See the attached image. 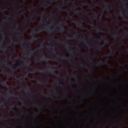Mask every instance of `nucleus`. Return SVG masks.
<instances>
[{
	"label": "nucleus",
	"mask_w": 128,
	"mask_h": 128,
	"mask_svg": "<svg viewBox=\"0 0 128 128\" xmlns=\"http://www.w3.org/2000/svg\"><path fill=\"white\" fill-rule=\"evenodd\" d=\"M96 28V26H94V28Z\"/></svg>",
	"instance_id": "nucleus-43"
},
{
	"label": "nucleus",
	"mask_w": 128,
	"mask_h": 128,
	"mask_svg": "<svg viewBox=\"0 0 128 128\" xmlns=\"http://www.w3.org/2000/svg\"><path fill=\"white\" fill-rule=\"evenodd\" d=\"M35 116H38V114H36Z\"/></svg>",
	"instance_id": "nucleus-34"
},
{
	"label": "nucleus",
	"mask_w": 128,
	"mask_h": 128,
	"mask_svg": "<svg viewBox=\"0 0 128 128\" xmlns=\"http://www.w3.org/2000/svg\"><path fill=\"white\" fill-rule=\"evenodd\" d=\"M98 66H106V63L100 62H98Z\"/></svg>",
	"instance_id": "nucleus-6"
},
{
	"label": "nucleus",
	"mask_w": 128,
	"mask_h": 128,
	"mask_svg": "<svg viewBox=\"0 0 128 128\" xmlns=\"http://www.w3.org/2000/svg\"><path fill=\"white\" fill-rule=\"evenodd\" d=\"M110 32H112V31L110 30Z\"/></svg>",
	"instance_id": "nucleus-59"
},
{
	"label": "nucleus",
	"mask_w": 128,
	"mask_h": 128,
	"mask_svg": "<svg viewBox=\"0 0 128 128\" xmlns=\"http://www.w3.org/2000/svg\"><path fill=\"white\" fill-rule=\"evenodd\" d=\"M22 38H24V36H21L19 38V40H20V42H26V40H22Z\"/></svg>",
	"instance_id": "nucleus-9"
},
{
	"label": "nucleus",
	"mask_w": 128,
	"mask_h": 128,
	"mask_svg": "<svg viewBox=\"0 0 128 128\" xmlns=\"http://www.w3.org/2000/svg\"><path fill=\"white\" fill-rule=\"evenodd\" d=\"M42 82H44L42 81Z\"/></svg>",
	"instance_id": "nucleus-60"
},
{
	"label": "nucleus",
	"mask_w": 128,
	"mask_h": 128,
	"mask_svg": "<svg viewBox=\"0 0 128 128\" xmlns=\"http://www.w3.org/2000/svg\"><path fill=\"white\" fill-rule=\"evenodd\" d=\"M38 108H40V106H38Z\"/></svg>",
	"instance_id": "nucleus-63"
},
{
	"label": "nucleus",
	"mask_w": 128,
	"mask_h": 128,
	"mask_svg": "<svg viewBox=\"0 0 128 128\" xmlns=\"http://www.w3.org/2000/svg\"><path fill=\"white\" fill-rule=\"evenodd\" d=\"M16 2V4H20L18 3V2Z\"/></svg>",
	"instance_id": "nucleus-46"
},
{
	"label": "nucleus",
	"mask_w": 128,
	"mask_h": 128,
	"mask_svg": "<svg viewBox=\"0 0 128 128\" xmlns=\"http://www.w3.org/2000/svg\"><path fill=\"white\" fill-rule=\"evenodd\" d=\"M44 56L46 57V58H48V56Z\"/></svg>",
	"instance_id": "nucleus-40"
},
{
	"label": "nucleus",
	"mask_w": 128,
	"mask_h": 128,
	"mask_svg": "<svg viewBox=\"0 0 128 128\" xmlns=\"http://www.w3.org/2000/svg\"><path fill=\"white\" fill-rule=\"evenodd\" d=\"M101 2H102V4H106L104 0H101Z\"/></svg>",
	"instance_id": "nucleus-25"
},
{
	"label": "nucleus",
	"mask_w": 128,
	"mask_h": 128,
	"mask_svg": "<svg viewBox=\"0 0 128 128\" xmlns=\"http://www.w3.org/2000/svg\"><path fill=\"white\" fill-rule=\"evenodd\" d=\"M0 82H2V84H6V83L4 82V81H2V80H0Z\"/></svg>",
	"instance_id": "nucleus-23"
},
{
	"label": "nucleus",
	"mask_w": 128,
	"mask_h": 128,
	"mask_svg": "<svg viewBox=\"0 0 128 128\" xmlns=\"http://www.w3.org/2000/svg\"><path fill=\"white\" fill-rule=\"evenodd\" d=\"M68 18H70V16H68Z\"/></svg>",
	"instance_id": "nucleus-39"
},
{
	"label": "nucleus",
	"mask_w": 128,
	"mask_h": 128,
	"mask_svg": "<svg viewBox=\"0 0 128 128\" xmlns=\"http://www.w3.org/2000/svg\"><path fill=\"white\" fill-rule=\"evenodd\" d=\"M48 67L49 68V70L50 72H52V70H50V68H52V70H54V69L56 68V67H54L52 66H48Z\"/></svg>",
	"instance_id": "nucleus-8"
},
{
	"label": "nucleus",
	"mask_w": 128,
	"mask_h": 128,
	"mask_svg": "<svg viewBox=\"0 0 128 128\" xmlns=\"http://www.w3.org/2000/svg\"><path fill=\"white\" fill-rule=\"evenodd\" d=\"M98 48H100V46H97Z\"/></svg>",
	"instance_id": "nucleus-31"
},
{
	"label": "nucleus",
	"mask_w": 128,
	"mask_h": 128,
	"mask_svg": "<svg viewBox=\"0 0 128 128\" xmlns=\"http://www.w3.org/2000/svg\"><path fill=\"white\" fill-rule=\"evenodd\" d=\"M2 104H6V102L4 101H3Z\"/></svg>",
	"instance_id": "nucleus-29"
},
{
	"label": "nucleus",
	"mask_w": 128,
	"mask_h": 128,
	"mask_svg": "<svg viewBox=\"0 0 128 128\" xmlns=\"http://www.w3.org/2000/svg\"><path fill=\"white\" fill-rule=\"evenodd\" d=\"M68 44H70V42H68Z\"/></svg>",
	"instance_id": "nucleus-48"
},
{
	"label": "nucleus",
	"mask_w": 128,
	"mask_h": 128,
	"mask_svg": "<svg viewBox=\"0 0 128 128\" xmlns=\"http://www.w3.org/2000/svg\"><path fill=\"white\" fill-rule=\"evenodd\" d=\"M108 6H106V4L104 6L105 7V9L106 10H108H108H110V6H112L111 4H108Z\"/></svg>",
	"instance_id": "nucleus-10"
},
{
	"label": "nucleus",
	"mask_w": 128,
	"mask_h": 128,
	"mask_svg": "<svg viewBox=\"0 0 128 128\" xmlns=\"http://www.w3.org/2000/svg\"><path fill=\"white\" fill-rule=\"evenodd\" d=\"M74 34H76L74 35V38H78V36H76V35L78 34V33H76V31H75Z\"/></svg>",
	"instance_id": "nucleus-20"
},
{
	"label": "nucleus",
	"mask_w": 128,
	"mask_h": 128,
	"mask_svg": "<svg viewBox=\"0 0 128 128\" xmlns=\"http://www.w3.org/2000/svg\"><path fill=\"white\" fill-rule=\"evenodd\" d=\"M116 50V52H118V50Z\"/></svg>",
	"instance_id": "nucleus-54"
},
{
	"label": "nucleus",
	"mask_w": 128,
	"mask_h": 128,
	"mask_svg": "<svg viewBox=\"0 0 128 128\" xmlns=\"http://www.w3.org/2000/svg\"><path fill=\"white\" fill-rule=\"evenodd\" d=\"M34 50H36V48H34L32 50H29L28 53L26 54L28 56H30L32 54V52H34Z\"/></svg>",
	"instance_id": "nucleus-3"
},
{
	"label": "nucleus",
	"mask_w": 128,
	"mask_h": 128,
	"mask_svg": "<svg viewBox=\"0 0 128 128\" xmlns=\"http://www.w3.org/2000/svg\"><path fill=\"white\" fill-rule=\"evenodd\" d=\"M18 61L20 62V60L18 59V60H16V62H18Z\"/></svg>",
	"instance_id": "nucleus-37"
},
{
	"label": "nucleus",
	"mask_w": 128,
	"mask_h": 128,
	"mask_svg": "<svg viewBox=\"0 0 128 128\" xmlns=\"http://www.w3.org/2000/svg\"><path fill=\"white\" fill-rule=\"evenodd\" d=\"M2 48H4V46H3V45H2Z\"/></svg>",
	"instance_id": "nucleus-53"
},
{
	"label": "nucleus",
	"mask_w": 128,
	"mask_h": 128,
	"mask_svg": "<svg viewBox=\"0 0 128 128\" xmlns=\"http://www.w3.org/2000/svg\"><path fill=\"white\" fill-rule=\"evenodd\" d=\"M42 94H44V92H43L42 91Z\"/></svg>",
	"instance_id": "nucleus-49"
},
{
	"label": "nucleus",
	"mask_w": 128,
	"mask_h": 128,
	"mask_svg": "<svg viewBox=\"0 0 128 128\" xmlns=\"http://www.w3.org/2000/svg\"><path fill=\"white\" fill-rule=\"evenodd\" d=\"M14 110L18 111V110L16 106L14 108Z\"/></svg>",
	"instance_id": "nucleus-19"
},
{
	"label": "nucleus",
	"mask_w": 128,
	"mask_h": 128,
	"mask_svg": "<svg viewBox=\"0 0 128 128\" xmlns=\"http://www.w3.org/2000/svg\"><path fill=\"white\" fill-rule=\"evenodd\" d=\"M66 48H68V46L66 45Z\"/></svg>",
	"instance_id": "nucleus-44"
},
{
	"label": "nucleus",
	"mask_w": 128,
	"mask_h": 128,
	"mask_svg": "<svg viewBox=\"0 0 128 128\" xmlns=\"http://www.w3.org/2000/svg\"><path fill=\"white\" fill-rule=\"evenodd\" d=\"M57 8H58V10H60V6H58V7H57Z\"/></svg>",
	"instance_id": "nucleus-26"
},
{
	"label": "nucleus",
	"mask_w": 128,
	"mask_h": 128,
	"mask_svg": "<svg viewBox=\"0 0 128 128\" xmlns=\"http://www.w3.org/2000/svg\"><path fill=\"white\" fill-rule=\"evenodd\" d=\"M104 38V40H105V44H106H106H108L110 42V38L108 37L107 38Z\"/></svg>",
	"instance_id": "nucleus-7"
},
{
	"label": "nucleus",
	"mask_w": 128,
	"mask_h": 128,
	"mask_svg": "<svg viewBox=\"0 0 128 128\" xmlns=\"http://www.w3.org/2000/svg\"><path fill=\"white\" fill-rule=\"evenodd\" d=\"M25 90H26V92H30L28 88V86H25Z\"/></svg>",
	"instance_id": "nucleus-16"
},
{
	"label": "nucleus",
	"mask_w": 128,
	"mask_h": 128,
	"mask_svg": "<svg viewBox=\"0 0 128 128\" xmlns=\"http://www.w3.org/2000/svg\"><path fill=\"white\" fill-rule=\"evenodd\" d=\"M96 35L98 36H97L99 40H102V36H100V35L96 33Z\"/></svg>",
	"instance_id": "nucleus-12"
},
{
	"label": "nucleus",
	"mask_w": 128,
	"mask_h": 128,
	"mask_svg": "<svg viewBox=\"0 0 128 128\" xmlns=\"http://www.w3.org/2000/svg\"><path fill=\"white\" fill-rule=\"evenodd\" d=\"M14 74V70L12 68H10L9 72H8V76H12Z\"/></svg>",
	"instance_id": "nucleus-5"
},
{
	"label": "nucleus",
	"mask_w": 128,
	"mask_h": 128,
	"mask_svg": "<svg viewBox=\"0 0 128 128\" xmlns=\"http://www.w3.org/2000/svg\"><path fill=\"white\" fill-rule=\"evenodd\" d=\"M52 52H56V49H52Z\"/></svg>",
	"instance_id": "nucleus-27"
},
{
	"label": "nucleus",
	"mask_w": 128,
	"mask_h": 128,
	"mask_svg": "<svg viewBox=\"0 0 128 128\" xmlns=\"http://www.w3.org/2000/svg\"><path fill=\"white\" fill-rule=\"evenodd\" d=\"M34 20H36V18H34Z\"/></svg>",
	"instance_id": "nucleus-62"
},
{
	"label": "nucleus",
	"mask_w": 128,
	"mask_h": 128,
	"mask_svg": "<svg viewBox=\"0 0 128 128\" xmlns=\"http://www.w3.org/2000/svg\"><path fill=\"white\" fill-rule=\"evenodd\" d=\"M93 16H95V18H96V13H92Z\"/></svg>",
	"instance_id": "nucleus-22"
},
{
	"label": "nucleus",
	"mask_w": 128,
	"mask_h": 128,
	"mask_svg": "<svg viewBox=\"0 0 128 128\" xmlns=\"http://www.w3.org/2000/svg\"><path fill=\"white\" fill-rule=\"evenodd\" d=\"M82 23L81 21H80V22L78 24V26H80V27H82Z\"/></svg>",
	"instance_id": "nucleus-14"
},
{
	"label": "nucleus",
	"mask_w": 128,
	"mask_h": 128,
	"mask_svg": "<svg viewBox=\"0 0 128 128\" xmlns=\"http://www.w3.org/2000/svg\"><path fill=\"white\" fill-rule=\"evenodd\" d=\"M34 16L36 18V16L34 14Z\"/></svg>",
	"instance_id": "nucleus-41"
},
{
	"label": "nucleus",
	"mask_w": 128,
	"mask_h": 128,
	"mask_svg": "<svg viewBox=\"0 0 128 128\" xmlns=\"http://www.w3.org/2000/svg\"><path fill=\"white\" fill-rule=\"evenodd\" d=\"M90 60H92V58H90Z\"/></svg>",
	"instance_id": "nucleus-50"
},
{
	"label": "nucleus",
	"mask_w": 128,
	"mask_h": 128,
	"mask_svg": "<svg viewBox=\"0 0 128 128\" xmlns=\"http://www.w3.org/2000/svg\"><path fill=\"white\" fill-rule=\"evenodd\" d=\"M90 38H92V36H90Z\"/></svg>",
	"instance_id": "nucleus-58"
},
{
	"label": "nucleus",
	"mask_w": 128,
	"mask_h": 128,
	"mask_svg": "<svg viewBox=\"0 0 128 128\" xmlns=\"http://www.w3.org/2000/svg\"><path fill=\"white\" fill-rule=\"evenodd\" d=\"M52 40H54V39L52 38Z\"/></svg>",
	"instance_id": "nucleus-47"
},
{
	"label": "nucleus",
	"mask_w": 128,
	"mask_h": 128,
	"mask_svg": "<svg viewBox=\"0 0 128 128\" xmlns=\"http://www.w3.org/2000/svg\"><path fill=\"white\" fill-rule=\"evenodd\" d=\"M18 82H20V80H18Z\"/></svg>",
	"instance_id": "nucleus-52"
},
{
	"label": "nucleus",
	"mask_w": 128,
	"mask_h": 128,
	"mask_svg": "<svg viewBox=\"0 0 128 128\" xmlns=\"http://www.w3.org/2000/svg\"><path fill=\"white\" fill-rule=\"evenodd\" d=\"M114 36H118V33L116 32V34H114Z\"/></svg>",
	"instance_id": "nucleus-21"
},
{
	"label": "nucleus",
	"mask_w": 128,
	"mask_h": 128,
	"mask_svg": "<svg viewBox=\"0 0 128 128\" xmlns=\"http://www.w3.org/2000/svg\"><path fill=\"white\" fill-rule=\"evenodd\" d=\"M25 114H28V112H25Z\"/></svg>",
	"instance_id": "nucleus-38"
},
{
	"label": "nucleus",
	"mask_w": 128,
	"mask_h": 128,
	"mask_svg": "<svg viewBox=\"0 0 128 128\" xmlns=\"http://www.w3.org/2000/svg\"><path fill=\"white\" fill-rule=\"evenodd\" d=\"M82 12H84V10H82Z\"/></svg>",
	"instance_id": "nucleus-56"
},
{
	"label": "nucleus",
	"mask_w": 128,
	"mask_h": 128,
	"mask_svg": "<svg viewBox=\"0 0 128 128\" xmlns=\"http://www.w3.org/2000/svg\"><path fill=\"white\" fill-rule=\"evenodd\" d=\"M6 60L4 61V64H6Z\"/></svg>",
	"instance_id": "nucleus-32"
},
{
	"label": "nucleus",
	"mask_w": 128,
	"mask_h": 128,
	"mask_svg": "<svg viewBox=\"0 0 128 128\" xmlns=\"http://www.w3.org/2000/svg\"><path fill=\"white\" fill-rule=\"evenodd\" d=\"M98 30V32H99V30H100V28H98V30Z\"/></svg>",
	"instance_id": "nucleus-35"
},
{
	"label": "nucleus",
	"mask_w": 128,
	"mask_h": 128,
	"mask_svg": "<svg viewBox=\"0 0 128 128\" xmlns=\"http://www.w3.org/2000/svg\"><path fill=\"white\" fill-rule=\"evenodd\" d=\"M6 65H7V66H8V64H6Z\"/></svg>",
	"instance_id": "nucleus-57"
},
{
	"label": "nucleus",
	"mask_w": 128,
	"mask_h": 128,
	"mask_svg": "<svg viewBox=\"0 0 128 128\" xmlns=\"http://www.w3.org/2000/svg\"><path fill=\"white\" fill-rule=\"evenodd\" d=\"M82 38H84V37H82Z\"/></svg>",
	"instance_id": "nucleus-61"
},
{
	"label": "nucleus",
	"mask_w": 128,
	"mask_h": 128,
	"mask_svg": "<svg viewBox=\"0 0 128 128\" xmlns=\"http://www.w3.org/2000/svg\"><path fill=\"white\" fill-rule=\"evenodd\" d=\"M17 34H21L20 32H18Z\"/></svg>",
	"instance_id": "nucleus-30"
},
{
	"label": "nucleus",
	"mask_w": 128,
	"mask_h": 128,
	"mask_svg": "<svg viewBox=\"0 0 128 128\" xmlns=\"http://www.w3.org/2000/svg\"><path fill=\"white\" fill-rule=\"evenodd\" d=\"M2 12H4V9L2 8Z\"/></svg>",
	"instance_id": "nucleus-36"
},
{
	"label": "nucleus",
	"mask_w": 128,
	"mask_h": 128,
	"mask_svg": "<svg viewBox=\"0 0 128 128\" xmlns=\"http://www.w3.org/2000/svg\"><path fill=\"white\" fill-rule=\"evenodd\" d=\"M0 86H2V84H0Z\"/></svg>",
	"instance_id": "nucleus-51"
},
{
	"label": "nucleus",
	"mask_w": 128,
	"mask_h": 128,
	"mask_svg": "<svg viewBox=\"0 0 128 128\" xmlns=\"http://www.w3.org/2000/svg\"><path fill=\"white\" fill-rule=\"evenodd\" d=\"M59 25L60 26H57L60 32H64V22H61Z\"/></svg>",
	"instance_id": "nucleus-2"
},
{
	"label": "nucleus",
	"mask_w": 128,
	"mask_h": 128,
	"mask_svg": "<svg viewBox=\"0 0 128 128\" xmlns=\"http://www.w3.org/2000/svg\"><path fill=\"white\" fill-rule=\"evenodd\" d=\"M72 10H74V12H76V14H82V12H80L78 11V9H76V6H73Z\"/></svg>",
	"instance_id": "nucleus-4"
},
{
	"label": "nucleus",
	"mask_w": 128,
	"mask_h": 128,
	"mask_svg": "<svg viewBox=\"0 0 128 128\" xmlns=\"http://www.w3.org/2000/svg\"><path fill=\"white\" fill-rule=\"evenodd\" d=\"M124 4L123 5L124 8H128V5L126 4V1H123Z\"/></svg>",
	"instance_id": "nucleus-11"
},
{
	"label": "nucleus",
	"mask_w": 128,
	"mask_h": 128,
	"mask_svg": "<svg viewBox=\"0 0 128 128\" xmlns=\"http://www.w3.org/2000/svg\"><path fill=\"white\" fill-rule=\"evenodd\" d=\"M24 64H26V66H28V64H30V62L28 61H26L24 62Z\"/></svg>",
	"instance_id": "nucleus-13"
},
{
	"label": "nucleus",
	"mask_w": 128,
	"mask_h": 128,
	"mask_svg": "<svg viewBox=\"0 0 128 128\" xmlns=\"http://www.w3.org/2000/svg\"><path fill=\"white\" fill-rule=\"evenodd\" d=\"M89 56H90V54H89Z\"/></svg>",
	"instance_id": "nucleus-55"
},
{
	"label": "nucleus",
	"mask_w": 128,
	"mask_h": 128,
	"mask_svg": "<svg viewBox=\"0 0 128 128\" xmlns=\"http://www.w3.org/2000/svg\"><path fill=\"white\" fill-rule=\"evenodd\" d=\"M38 48H42V45H38Z\"/></svg>",
	"instance_id": "nucleus-24"
},
{
	"label": "nucleus",
	"mask_w": 128,
	"mask_h": 128,
	"mask_svg": "<svg viewBox=\"0 0 128 128\" xmlns=\"http://www.w3.org/2000/svg\"><path fill=\"white\" fill-rule=\"evenodd\" d=\"M18 10H20V8H18Z\"/></svg>",
	"instance_id": "nucleus-42"
},
{
	"label": "nucleus",
	"mask_w": 128,
	"mask_h": 128,
	"mask_svg": "<svg viewBox=\"0 0 128 128\" xmlns=\"http://www.w3.org/2000/svg\"><path fill=\"white\" fill-rule=\"evenodd\" d=\"M44 30H50V28H48V26H46L44 28Z\"/></svg>",
	"instance_id": "nucleus-17"
},
{
	"label": "nucleus",
	"mask_w": 128,
	"mask_h": 128,
	"mask_svg": "<svg viewBox=\"0 0 128 128\" xmlns=\"http://www.w3.org/2000/svg\"><path fill=\"white\" fill-rule=\"evenodd\" d=\"M41 58H42V60H44V57L42 56H41Z\"/></svg>",
	"instance_id": "nucleus-33"
},
{
	"label": "nucleus",
	"mask_w": 128,
	"mask_h": 128,
	"mask_svg": "<svg viewBox=\"0 0 128 128\" xmlns=\"http://www.w3.org/2000/svg\"><path fill=\"white\" fill-rule=\"evenodd\" d=\"M66 58H70V55H69V54H68V55L66 56Z\"/></svg>",
	"instance_id": "nucleus-28"
},
{
	"label": "nucleus",
	"mask_w": 128,
	"mask_h": 128,
	"mask_svg": "<svg viewBox=\"0 0 128 128\" xmlns=\"http://www.w3.org/2000/svg\"><path fill=\"white\" fill-rule=\"evenodd\" d=\"M40 32V29H38V30H34L32 32V34H33V40H36V38H38V36H36V32Z\"/></svg>",
	"instance_id": "nucleus-1"
},
{
	"label": "nucleus",
	"mask_w": 128,
	"mask_h": 128,
	"mask_svg": "<svg viewBox=\"0 0 128 128\" xmlns=\"http://www.w3.org/2000/svg\"><path fill=\"white\" fill-rule=\"evenodd\" d=\"M126 54H128V51H126Z\"/></svg>",
	"instance_id": "nucleus-45"
},
{
	"label": "nucleus",
	"mask_w": 128,
	"mask_h": 128,
	"mask_svg": "<svg viewBox=\"0 0 128 128\" xmlns=\"http://www.w3.org/2000/svg\"><path fill=\"white\" fill-rule=\"evenodd\" d=\"M18 66V63H16V64L13 65V66H14V68H16V67Z\"/></svg>",
	"instance_id": "nucleus-15"
},
{
	"label": "nucleus",
	"mask_w": 128,
	"mask_h": 128,
	"mask_svg": "<svg viewBox=\"0 0 128 128\" xmlns=\"http://www.w3.org/2000/svg\"><path fill=\"white\" fill-rule=\"evenodd\" d=\"M59 84H62V86H64V82H60Z\"/></svg>",
	"instance_id": "nucleus-18"
},
{
	"label": "nucleus",
	"mask_w": 128,
	"mask_h": 128,
	"mask_svg": "<svg viewBox=\"0 0 128 128\" xmlns=\"http://www.w3.org/2000/svg\"><path fill=\"white\" fill-rule=\"evenodd\" d=\"M22 88H24L22 87Z\"/></svg>",
	"instance_id": "nucleus-64"
}]
</instances>
